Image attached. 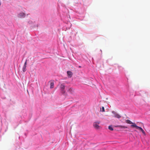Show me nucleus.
Segmentation results:
<instances>
[{
	"label": "nucleus",
	"mask_w": 150,
	"mask_h": 150,
	"mask_svg": "<svg viewBox=\"0 0 150 150\" xmlns=\"http://www.w3.org/2000/svg\"><path fill=\"white\" fill-rule=\"evenodd\" d=\"M68 75L70 77H71L72 75V73L70 71H68L67 72Z\"/></svg>",
	"instance_id": "8"
},
{
	"label": "nucleus",
	"mask_w": 150,
	"mask_h": 150,
	"mask_svg": "<svg viewBox=\"0 0 150 150\" xmlns=\"http://www.w3.org/2000/svg\"><path fill=\"white\" fill-rule=\"evenodd\" d=\"M26 66H23V72H25L26 71Z\"/></svg>",
	"instance_id": "12"
},
{
	"label": "nucleus",
	"mask_w": 150,
	"mask_h": 150,
	"mask_svg": "<svg viewBox=\"0 0 150 150\" xmlns=\"http://www.w3.org/2000/svg\"><path fill=\"white\" fill-rule=\"evenodd\" d=\"M54 82L53 81H50V88H54Z\"/></svg>",
	"instance_id": "7"
},
{
	"label": "nucleus",
	"mask_w": 150,
	"mask_h": 150,
	"mask_svg": "<svg viewBox=\"0 0 150 150\" xmlns=\"http://www.w3.org/2000/svg\"><path fill=\"white\" fill-rule=\"evenodd\" d=\"M139 128L140 129V131H141L142 132L143 134L144 135H146V133L144 131V130L143 129H142V128Z\"/></svg>",
	"instance_id": "10"
},
{
	"label": "nucleus",
	"mask_w": 150,
	"mask_h": 150,
	"mask_svg": "<svg viewBox=\"0 0 150 150\" xmlns=\"http://www.w3.org/2000/svg\"><path fill=\"white\" fill-rule=\"evenodd\" d=\"M100 123V121H98L96 122V124H94V127L96 129H100L101 127L99 126L97 124H99Z\"/></svg>",
	"instance_id": "4"
},
{
	"label": "nucleus",
	"mask_w": 150,
	"mask_h": 150,
	"mask_svg": "<svg viewBox=\"0 0 150 150\" xmlns=\"http://www.w3.org/2000/svg\"><path fill=\"white\" fill-rule=\"evenodd\" d=\"M134 131H135L137 132V131H136V130H135Z\"/></svg>",
	"instance_id": "17"
},
{
	"label": "nucleus",
	"mask_w": 150,
	"mask_h": 150,
	"mask_svg": "<svg viewBox=\"0 0 150 150\" xmlns=\"http://www.w3.org/2000/svg\"><path fill=\"white\" fill-rule=\"evenodd\" d=\"M74 89L72 88H70L68 90V91L71 94H73L74 92Z\"/></svg>",
	"instance_id": "6"
},
{
	"label": "nucleus",
	"mask_w": 150,
	"mask_h": 150,
	"mask_svg": "<svg viewBox=\"0 0 150 150\" xmlns=\"http://www.w3.org/2000/svg\"><path fill=\"white\" fill-rule=\"evenodd\" d=\"M96 114L98 116H99V114L100 113V112H96Z\"/></svg>",
	"instance_id": "15"
},
{
	"label": "nucleus",
	"mask_w": 150,
	"mask_h": 150,
	"mask_svg": "<svg viewBox=\"0 0 150 150\" xmlns=\"http://www.w3.org/2000/svg\"><path fill=\"white\" fill-rule=\"evenodd\" d=\"M108 129L112 131L113 129L112 126H109L108 127Z\"/></svg>",
	"instance_id": "14"
},
{
	"label": "nucleus",
	"mask_w": 150,
	"mask_h": 150,
	"mask_svg": "<svg viewBox=\"0 0 150 150\" xmlns=\"http://www.w3.org/2000/svg\"><path fill=\"white\" fill-rule=\"evenodd\" d=\"M100 111L102 112H105V108L104 107H102L101 108H100Z\"/></svg>",
	"instance_id": "13"
},
{
	"label": "nucleus",
	"mask_w": 150,
	"mask_h": 150,
	"mask_svg": "<svg viewBox=\"0 0 150 150\" xmlns=\"http://www.w3.org/2000/svg\"><path fill=\"white\" fill-rule=\"evenodd\" d=\"M112 113L114 115V117H115L117 118H120L121 117V116L119 114L117 113L115 111H113L112 112Z\"/></svg>",
	"instance_id": "2"
},
{
	"label": "nucleus",
	"mask_w": 150,
	"mask_h": 150,
	"mask_svg": "<svg viewBox=\"0 0 150 150\" xmlns=\"http://www.w3.org/2000/svg\"><path fill=\"white\" fill-rule=\"evenodd\" d=\"M25 16V14L23 12L20 13L18 15V17L20 18H24Z\"/></svg>",
	"instance_id": "1"
},
{
	"label": "nucleus",
	"mask_w": 150,
	"mask_h": 150,
	"mask_svg": "<svg viewBox=\"0 0 150 150\" xmlns=\"http://www.w3.org/2000/svg\"><path fill=\"white\" fill-rule=\"evenodd\" d=\"M81 67V66L79 67Z\"/></svg>",
	"instance_id": "18"
},
{
	"label": "nucleus",
	"mask_w": 150,
	"mask_h": 150,
	"mask_svg": "<svg viewBox=\"0 0 150 150\" xmlns=\"http://www.w3.org/2000/svg\"><path fill=\"white\" fill-rule=\"evenodd\" d=\"M60 88L61 89L62 93H65V91L64 90L65 88V86L63 84H62L60 86Z\"/></svg>",
	"instance_id": "5"
},
{
	"label": "nucleus",
	"mask_w": 150,
	"mask_h": 150,
	"mask_svg": "<svg viewBox=\"0 0 150 150\" xmlns=\"http://www.w3.org/2000/svg\"><path fill=\"white\" fill-rule=\"evenodd\" d=\"M134 127H133L135 128L136 129L140 131V129H139V128H141V127L137 126L136 124L134 125Z\"/></svg>",
	"instance_id": "11"
},
{
	"label": "nucleus",
	"mask_w": 150,
	"mask_h": 150,
	"mask_svg": "<svg viewBox=\"0 0 150 150\" xmlns=\"http://www.w3.org/2000/svg\"><path fill=\"white\" fill-rule=\"evenodd\" d=\"M126 122L127 123L129 124H132L130 126L131 127H134V125L136 124L135 123L132 122L131 121L129 120H126Z\"/></svg>",
	"instance_id": "3"
},
{
	"label": "nucleus",
	"mask_w": 150,
	"mask_h": 150,
	"mask_svg": "<svg viewBox=\"0 0 150 150\" xmlns=\"http://www.w3.org/2000/svg\"><path fill=\"white\" fill-rule=\"evenodd\" d=\"M116 127H118L121 128H127V127L125 126H122L120 125H117L115 126Z\"/></svg>",
	"instance_id": "9"
},
{
	"label": "nucleus",
	"mask_w": 150,
	"mask_h": 150,
	"mask_svg": "<svg viewBox=\"0 0 150 150\" xmlns=\"http://www.w3.org/2000/svg\"><path fill=\"white\" fill-rule=\"evenodd\" d=\"M27 60H26L24 63V66H26V65L27 64Z\"/></svg>",
	"instance_id": "16"
}]
</instances>
